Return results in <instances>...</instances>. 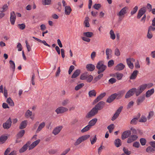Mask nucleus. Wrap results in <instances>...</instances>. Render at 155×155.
Wrapping results in <instances>:
<instances>
[{
    "instance_id": "338daca9",
    "label": "nucleus",
    "mask_w": 155,
    "mask_h": 155,
    "mask_svg": "<svg viewBox=\"0 0 155 155\" xmlns=\"http://www.w3.org/2000/svg\"><path fill=\"white\" fill-rule=\"evenodd\" d=\"M140 145V143L138 142H134L133 144V146L136 148L139 147Z\"/></svg>"
},
{
    "instance_id": "72a5a7b5",
    "label": "nucleus",
    "mask_w": 155,
    "mask_h": 155,
    "mask_svg": "<svg viewBox=\"0 0 155 155\" xmlns=\"http://www.w3.org/2000/svg\"><path fill=\"white\" fill-rule=\"evenodd\" d=\"M146 151L149 153H150L151 152L155 151V149H154L152 146H149L146 148Z\"/></svg>"
},
{
    "instance_id": "c756f323",
    "label": "nucleus",
    "mask_w": 155,
    "mask_h": 155,
    "mask_svg": "<svg viewBox=\"0 0 155 155\" xmlns=\"http://www.w3.org/2000/svg\"><path fill=\"white\" fill-rule=\"evenodd\" d=\"M97 120V118H94L91 120L88 123V124L91 127L92 126H94L96 123Z\"/></svg>"
},
{
    "instance_id": "a211bd4d",
    "label": "nucleus",
    "mask_w": 155,
    "mask_h": 155,
    "mask_svg": "<svg viewBox=\"0 0 155 155\" xmlns=\"http://www.w3.org/2000/svg\"><path fill=\"white\" fill-rule=\"evenodd\" d=\"M125 66L122 63H119L117 64L114 68V69L116 71H120L123 70L125 68Z\"/></svg>"
},
{
    "instance_id": "423d86ee",
    "label": "nucleus",
    "mask_w": 155,
    "mask_h": 155,
    "mask_svg": "<svg viewBox=\"0 0 155 155\" xmlns=\"http://www.w3.org/2000/svg\"><path fill=\"white\" fill-rule=\"evenodd\" d=\"M146 88L145 84L140 85L137 89L136 88V96H139Z\"/></svg>"
},
{
    "instance_id": "9d476101",
    "label": "nucleus",
    "mask_w": 155,
    "mask_h": 155,
    "mask_svg": "<svg viewBox=\"0 0 155 155\" xmlns=\"http://www.w3.org/2000/svg\"><path fill=\"white\" fill-rule=\"evenodd\" d=\"M123 108L122 106H120L117 109L112 118L111 120L112 121L115 120L118 117L122 110Z\"/></svg>"
},
{
    "instance_id": "bb28decb",
    "label": "nucleus",
    "mask_w": 155,
    "mask_h": 155,
    "mask_svg": "<svg viewBox=\"0 0 155 155\" xmlns=\"http://www.w3.org/2000/svg\"><path fill=\"white\" fill-rule=\"evenodd\" d=\"M115 94H113L109 96L106 102L108 103H110L112 102L116 98Z\"/></svg>"
},
{
    "instance_id": "49530a36",
    "label": "nucleus",
    "mask_w": 155,
    "mask_h": 155,
    "mask_svg": "<svg viewBox=\"0 0 155 155\" xmlns=\"http://www.w3.org/2000/svg\"><path fill=\"white\" fill-rule=\"evenodd\" d=\"M32 115V112L30 111L29 110H28L25 113V117L27 118L31 116Z\"/></svg>"
},
{
    "instance_id": "0e129e2a",
    "label": "nucleus",
    "mask_w": 155,
    "mask_h": 155,
    "mask_svg": "<svg viewBox=\"0 0 155 155\" xmlns=\"http://www.w3.org/2000/svg\"><path fill=\"white\" fill-rule=\"evenodd\" d=\"M114 61L112 60H110L108 63V66L110 67L112 66L114 64Z\"/></svg>"
},
{
    "instance_id": "2f4dec72",
    "label": "nucleus",
    "mask_w": 155,
    "mask_h": 155,
    "mask_svg": "<svg viewBox=\"0 0 155 155\" xmlns=\"http://www.w3.org/2000/svg\"><path fill=\"white\" fill-rule=\"evenodd\" d=\"M112 50L109 48H107L106 50V54L107 55V59H110V55L112 53Z\"/></svg>"
},
{
    "instance_id": "aec40b11",
    "label": "nucleus",
    "mask_w": 155,
    "mask_h": 155,
    "mask_svg": "<svg viewBox=\"0 0 155 155\" xmlns=\"http://www.w3.org/2000/svg\"><path fill=\"white\" fill-rule=\"evenodd\" d=\"M30 142L28 141L27 142L26 144H25L23 147L20 149L19 152L21 153L25 151L28 147L30 145Z\"/></svg>"
},
{
    "instance_id": "6ab92c4d",
    "label": "nucleus",
    "mask_w": 155,
    "mask_h": 155,
    "mask_svg": "<svg viewBox=\"0 0 155 155\" xmlns=\"http://www.w3.org/2000/svg\"><path fill=\"white\" fill-rule=\"evenodd\" d=\"M131 132L130 130H127L124 132L121 136V138L122 140H124L125 139L128 137L130 135Z\"/></svg>"
},
{
    "instance_id": "20e7f679",
    "label": "nucleus",
    "mask_w": 155,
    "mask_h": 155,
    "mask_svg": "<svg viewBox=\"0 0 155 155\" xmlns=\"http://www.w3.org/2000/svg\"><path fill=\"white\" fill-rule=\"evenodd\" d=\"M128 8L125 7L122 8L117 14V15L119 17V19L120 21H121L124 17L125 15L127 13V10Z\"/></svg>"
},
{
    "instance_id": "f3484780",
    "label": "nucleus",
    "mask_w": 155,
    "mask_h": 155,
    "mask_svg": "<svg viewBox=\"0 0 155 155\" xmlns=\"http://www.w3.org/2000/svg\"><path fill=\"white\" fill-rule=\"evenodd\" d=\"M106 93L104 92L101 94L97 98L95 99L93 102V104H94L101 100L105 96Z\"/></svg>"
},
{
    "instance_id": "4468645a",
    "label": "nucleus",
    "mask_w": 155,
    "mask_h": 155,
    "mask_svg": "<svg viewBox=\"0 0 155 155\" xmlns=\"http://www.w3.org/2000/svg\"><path fill=\"white\" fill-rule=\"evenodd\" d=\"M16 18V16L14 11L10 13V21L11 24L14 25L15 24Z\"/></svg>"
},
{
    "instance_id": "7ed1b4c3",
    "label": "nucleus",
    "mask_w": 155,
    "mask_h": 155,
    "mask_svg": "<svg viewBox=\"0 0 155 155\" xmlns=\"http://www.w3.org/2000/svg\"><path fill=\"white\" fill-rule=\"evenodd\" d=\"M90 135L88 134L83 136L79 137L78 139L74 143V145L77 146L80 144L82 142L86 140L90 137Z\"/></svg>"
},
{
    "instance_id": "0eeeda50",
    "label": "nucleus",
    "mask_w": 155,
    "mask_h": 155,
    "mask_svg": "<svg viewBox=\"0 0 155 155\" xmlns=\"http://www.w3.org/2000/svg\"><path fill=\"white\" fill-rule=\"evenodd\" d=\"M136 88L135 87L133 88L127 92L125 95V98H129L133 96L135 93L136 95Z\"/></svg>"
},
{
    "instance_id": "6e6552de",
    "label": "nucleus",
    "mask_w": 155,
    "mask_h": 155,
    "mask_svg": "<svg viewBox=\"0 0 155 155\" xmlns=\"http://www.w3.org/2000/svg\"><path fill=\"white\" fill-rule=\"evenodd\" d=\"M135 61V59L131 58H129L126 59V62L129 68L131 69H133L134 65L133 62Z\"/></svg>"
},
{
    "instance_id": "bf43d9fd",
    "label": "nucleus",
    "mask_w": 155,
    "mask_h": 155,
    "mask_svg": "<svg viewBox=\"0 0 155 155\" xmlns=\"http://www.w3.org/2000/svg\"><path fill=\"white\" fill-rule=\"evenodd\" d=\"M134 104V102L133 101H131L129 102L127 105V109H129L133 107Z\"/></svg>"
},
{
    "instance_id": "393cba45",
    "label": "nucleus",
    "mask_w": 155,
    "mask_h": 155,
    "mask_svg": "<svg viewBox=\"0 0 155 155\" xmlns=\"http://www.w3.org/2000/svg\"><path fill=\"white\" fill-rule=\"evenodd\" d=\"M86 68L88 71H93L95 68L94 65L92 64H88L87 65Z\"/></svg>"
},
{
    "instance_id": "6e6d98bb",
    "label": "nucleus",
    "mask_w": 155,
    "mask_h": 155,
    "mask_svg": "<svg viewBox=\"0 0 155 155\" xmlns=\"http://www.w3.org/2000/svg\"><path fill=\"white\" fill-rule=\"evenodd\" d=\"M138 7L137 6H136L132 10L131 12V15H133L135 14L137 12Z\"/></svg>"
},
{
    "instance_id": "1a4fd4ad",
    "label": "nucleus",
    "mask_w": 155,
    "mask_h": 155,
    "mask_svg": "<svg viewBox=\"0 0 155 155\" xmlns=\"http://www.w3.org/2000/svg\"><path fill=\"white\" fill-rule=\"evenodd\" d=\"M12 120L10 117H9L7 121L3 124V127L5 129H8L12 125Z\"/></svg>"
},
{
    "instance_id": "13d9d810",
    "label": "nucleus",
    "mask_w": 155,
    "mask_h": 155,
    "mask_svg": "<svg viewBox=\"0 0 155 155\" xmlns=\"http://www.w3.org/2000/svg\"><path fill=\"white\" fill-rule=\"evenodd\" d=\"M87 73H84L81 76L80 79L82 80H85L87 79Z\"/></svg>"
},
{
    "instance_id": "c03bdc74",
    "label": "nucleus",
    "mask_w": 155,
    "mask_h": 155,
    "mask_svg": "<svg viewBox=\"0 0 155 155\" xmlns=\"http://www.w3.org/2000/svg\"><path fill=\"white\" fill-rule=\"evenodd\" d=\"M110 38L112 40H114L115 38V35L113 30H110Z\"/></svg>"
},
{
    "instance_id": "052dcab7",
    "label": "nucleus",
    "mask_w": 155,
    "mask_h": 155,
    "mask_svg": "<svg viewBox=\"0 0 155 155\" xmlns=\"http://www.w3.org/2000/svg\"><path fill=\"white\" fill-rule=\"evenodd\" d=\"M101 5L99 4H95L93 6V8L96 10H98L101 7Z\"/></svg>"
},
{
    "instance_id": "680f3d73",
    "label": "nucleus",
    "mask_w": 155,
    "mask_h": 155,
    "mask_svg": "<svg viewBox=\"0 0 155 155\" xmlns=\"http://www.w3.org/2000/svg\"><path fill=\"white\" fill-rule=\"evenodd\" d=\"M103 76V74H99L96 77L94 78V80L97 81H98V80H100L101 78Z\"/></svg>"
},
{
    "instance_id": "e2e57ef3",
    "label": "nucleus",
    "mask_w": 155,
    "mask_h": 155,
    "mask_svg": "<svg viewBox=\"0 0 155 155\" xmlns=\"http://www.w3.org/2000/svg\"><path fill=\"white\" fill-rule=\"evenodd\" d=\"M87 80L88 82H91L93 79V77L91 75L87 76Z\"/></svg>"
},
{
    "instance_id": "2eb2a0df",
    "label": "nucleus",
    "mask_w": 155,
    "mask_h": 155,
    "mask_svg": "<svg viewBox=\"0 0 155 155\" xmlns=\"http://www.w3.org/2000/svg\"><path fill=\"white\" fill-rule=\"evenodd\" d=\"M146 12V8L143 7L141 8L139 11L138 15H137V18L138 19L140 18Z\"/></svg>"
},
{
    "instance_id": "774afa93",
    "label": "nucleus",
    "mask_w": 155,
    "mask_h": 155,
    "mask_svg": "<svg viewBox=\"0 0 155 155\" xmlns=\"http://www.w3.org/2000/svg\"><path fill=\"white\" fill-rule=\"evenodd\" d=\"M69 148H68L64 151L60 155H65L70 150Z\"/></svg>"
},
{
    "instance_id": "412c9836",
    "label": "nucleus",
    "mask_w": 155,
    "mask_h": 155,
    "mask_svg": "<svg viewBox=\"0 0 155 155\" xmlns=\"http://www.w3.org/2000/svg\"><path fill=\"white\" fill-rule=\"evenodd\" d=\"M40 141V140L38 139L32 143L29 146V150H31L34 148L39 143Z\"/></svg>"
},
{
    "instance_id": "603ef678",
    "label": "nucleus",
    "mask_w": 155,
    "mask_h": 155,
    "mask_svg": "<svg viewBox=\"0 0 155 155\" xmlns=\"http://www.w3.org/2000/svg\"><path fill=\"white\" fill-rule=\"evenodd\" d=\"M17 27L21 30L24 29L25 27V24L22 23L21 24H18L17 25Z\"/></svg>"
},
{
    "instance_id": "f8f14e48",
    "label": "nucleus",
    "mask_w": 155,
    "mask_h": 155,
    "mask_svg": "<svg viewBox=\"0 0 155 155\" xmlns=\"http://www.w3.org/2000/svg\"><path fill=\"white\" fill-rule=\"evenodd\" d=\"M68 109L63 107H58L56 109L55 111L57 114H62L68 111Z\"/></svg>"
},
{
    "instance_id": "7c9ffc66",
    "label": "nucleus",
    "mask_w": 155,
    "mask_h": 155,
    "mask_svg": "<svg viewBox=\"0 0 155 155\" xmlns=\"http://www.w3.org/2000/svg\"><path fill=\"white\" fill-rule=\"evenodd\" d=\"M125 91L124 90H122L121 91H120L118 92L117 93H114V94H115V96L116 97L117 96L119 98H121L123 94L125 93Z\"/></svg>"
},
{
    "instance_id": "f704fd0d",
    "label": "nucleus",
    "mask_w": 155,
    "mask_h": 155,
    "mask_svg": "<svg viewBox=\"0 0 155 155\" xmlns=\"http://www.w3.org/2000/svg\"><path fill=\"white\" fill-rule=\"evenodd\" d=\"M89 18L88 17H86L85 18V20L84 21V24L85 27H89L90 26V24L89 22Z\"/></svg>"
},
{
    "instance_id": "f257e3e1",
    "label": "nucleus",
    "mask_w": 155,
    "mask_h": 155,
    "mask_svg": "<svg viewBox=\"0 0 155 155\" xmlns=\"http://www.w3.org/2000/svg\"><path fill=\"white\" fill-rule=\"evenodd\" d=\"M104 104L105 103L103 101L99 102L87 113L86 117L89 118L94 116L97 114L98 110H101L103 108Z\"/></svg>"
},
{
    "instance_id": "dca6fc26",
    "label": "nucleus",
    "mask_w": 155,
    "mask_h": 155,
    "mask_svg": "<svg viewBox=\"0 0 155 155\" xmlns=\"http://www.w3.org/2000/svg\"><path fill=\"white\" fill-rule=\"evenodd\" d=\"M138 136L136 135H131L127 139V143H130L136 140Z\"/></svg>"
},
{
    "instance_id": "5701e85b",
    "label": "nucleus",
    "mask_w": 155,
    "mask_h": 155,
    "mask_svg": "<svg viewBox=\"0 0 155 155\" xmlns=\"http://www.w3.org/2000/svg\"><path fill=\"white\" fill-rule=\"evenodd\" d=\"M72 11L71 8L70 6H68L64 8V13L66 15H69Z\"/></svg>"
},
{
    "instance_id": "de8ad7c7",
    "label": "nucleus",
    "mask_w": 155,
    "mask_h": 155,
    "mask_svg": "<svg viewBox=\"0 0 155 155\" xmlns=\"http://www.w3.org/2000/svg\"><path fill=\"white\" fill-rule=\"evenodd\" d=\"M9 64L10 67L13 69V71H14L15 69V64L14 62L12 60H10L9 61Z\"/></svg>"
},
{
    "instance_id": "4c0bfd02",
    "label": "nucleus",
    "mask_w": 155,
    "mask_h": 155,
    "mask_svg": "<svg viewBox=\"0 0 155 155\" xmlns=\"http://www.w3.org/2000/svg\"><path fill=\"white\" fill-rule=\"evenodd\" d=\"M90 141L92 145L94 144L96 142L97 140L96 135H95L94 137H91L90 138Z\"/></svg>"
},
{
    "instance_id": "69168bd1",
    "label": "nucleus",
    "mask_w": 155,
    "mask_h": 155,
    "mask_svg": "<svg viewBox=\"0 0 155 155\" xmlns=\"http://www.w3.org/2000/svg\"><path fill=\"white\" fill-rule=\"evenodd\" d=\"M134 65L135 68L137 69L140 68V66L139 64V62L138 60H137L135 63Z\"/></svg>"
},
{
    "instance_id": "e433bc0d",
    "label": "nucleus",
    "mask_w": 155,
    "mask_h": 155,
    "mask_svg": "<svg viewBox=\"0 0 155 155\" xmlns=\"http://www.w3.org/2000/svg\"><path fill=\"white\" fill-rule=\"evenodd\" d=\"M114 143L115 146L117 147H119L121 145V140L119 139H116L115 140Z\"/></svg>"
},
{
    "instance_id": "cd10ccee",
    "label": "nucleus",
    "mask_w": 155,
    "mask_h": 155,
    "mask_svg": "<svg viewBox=\"0 0 155 155\" xmlns=\"http://www.w3.org/2000/svg\"><path fill=\"white\" fill-rule=\"evenodd\" d=\"M45 124L44 122L41 123L39 125L37 130L36 132L38 133L41 131V130L45 127Z\"/></svg>"
},
{
    "instance_id": "ddd939ff",
    "label": "nucleus",
    "mask_w": 155,
    "mask_h": 155,
    "mask_svg": "<svg viewBox=\"0 0 155 155\" xmlns=\"http://www.w3.org/2000/svg\"><path fill=\"white\" fill-rule=\"evenodd\" d=\"M63 128V127L62 125L56 127L53 130L52 132V134L55 135H57L60 132Z\"/></svg>"
},
{
    "instance_id": "37998d69",
    "label": "nucleus",
    "mask_w": 155,
    "mask_h": 155,
    "mask_svg": "<svg viewBox=\"0 0 155 155\" xmlns=\"http://www.w3.org/2000/svg\"><path fill=\"white\" fill-rule=\"evenodd\" d=\"M8 8V6L6 4L4 5L1 9V12H4L7 10Z\"/></svg>"
},
{
    "instance_id": "c85d7f7f",
    "label": "nucleus",
    "mask_w": 155,
    "mask_h": 155,
    "mask_svg": "<svg viewBox=\"0 0 155 155\" xmlns=\"http://www.w3.org/2000/svg\"><path fill=\"white\" fill-rule=\"evenodd\" d=\"M81 73V70L79 69L76 70L71 76L72 78H75L79 75Z\"/></svg>"
},
{
    "instance_id": "a18cd8bd",
    "label": "nucleus",
    "mask_w": 155,
    "mask_h": 155,
    "mask_svg": "<svg viewBox=\"0 0 155 155\" xmlns=\"http://www.w3.org/2000/svg\"><path fill=\"white\" fill-rule=\"evenodd\" d=\"M147 120V118L144 115H142L140 118L139 121L140 122L144 123Z\"/></svg>"
},
{
    "instance_id": "4d7b16f0",
    "label": "nucleus",
    "mask_w": 155,
    "mask_h": 155,
    "mask_svg": "<svg viewBox=\"0 0 155 155\" xmlns=\"http://www.w3.org/2000/svg\"><path fill=\"white\" fill-rule=\"evenodd\" d=\"M81 38L84 41L88 42H90L91 41L90 38L85 36L82 37Z\"/></svg>"
},
{
    "instance_id": "473e14b6",
    "label": "nucleus",
    "mask_w": 155,
    "mask_h": 155,
    "mask_svg": "<svg viewBox=\"0 0 155 155\" xmlns=\"http://www.w3.org/2000/svg\"><path fill=\"white\" fill-rule=\"evenodd\" d=\"M83 35L84 36L88 38H91L93 35V33L91 32H84L83 33Z\"/></svg>"
},
{
    "instance_id": "864d4df0",
    "label": "nucleus",
    "mask_w": 155,
    "mask_h": 155,
    "mask_svg": "<svg viewBox=\"0 0 155 155\" xmlns=\"http://www.w3.org/2000/svg\"><path fill=\"white\" fill-rule=\"evenodd\" d=\"M123 150L124 152V154L127 155H129L131 153V152L128 150V149L124 147L123 148Z\"/></svg>"
},
{
    "instance_id": "a878e982",
    "label": "nucleus",
    "mask_w": 155,
    "mask_h": 155,
    "mask_svg": "<svg viewBox=\"0 0 155 155\" xmlns=\"http://www.w3.org/2000/svg\"><path fill=\"white\" fill-rule=\"evenodd\" d=\"M27 121L26 120L22 121L20 125L19 128L20 129H22L25 128L27 125Z\"/></svg>"
},
{
    "instance_id": "f03ea898",
    "label": "nucleus",
    "mask_w": 155,
    "mask_h": 155,
    "mask_svg": "<svg viewBox=\"0 0 155 155\" xmlns=\"http://www.w3.org/2000/svg\"><path fill=\"white\" fill-rule=\"evenodd\" d=\"M96 68L98 69L97 73L98 74L103 73L106 69L107 67L104 64L103 61H100L97 64Z\"/></svg>"
},
{
    "instance_id": "c9c22d12",
    "label": "nucleus",
    "mask_w": 155,
    "mask_h": 155,
    "mask_svg": "<svg viewBox=\"0 0 155 155\" xmlns=\"http://www.w3.org/2000/svg\"><path fill=\"white\" fill-rule=\"evenodd\" d=\"M8 137L6 135H2L1 136V143H4L7 140Z\"/></svg>"
},
{
    "instance_id": "39448f33",
    "label": "nucleus",
    "mask_w": 155,
    "mask_h": 155,
    "mask_svg": "<svg viewBox=\"0 0 155 155\" xmlns=\"http://www.w3.org/2000/svg\"><path fill=\"white\" fill-rule=\"evenodd\" d=\"M146 88L145 84L140 85L137 89L136 88V96H139Z\"/></svg>"
},
{
    "instance_id": "4be33fe9",
    "label": "nucleus",
    "mask_w": 155,
    "mask_h": 155,
    "mask_svg": "<svg viewBox=\"0 0 155 155\" xmlns=\"http://www.w3.org/2000/svg\"><path fill=\"white\" fill-rule=\"evenodd\" d=\"M154 88H152L147 91L145 94L146 97L147 98L150 97L154 93Z\"/></svg>"
},
{
    "instance_id": "ea45409f",
    "label": "nucleus",
    "mask_w": 155,
    "mask_h": 155,
    "mask_svg": "<svg viewBox=\"0 0 155 155\" xmlns=\"http://www.w3.org/2000/svg\"><path fill=\"white\" fill-rule=\"evenodd\" d=\"M91 128V127L89 125H88L82 129L81 132L82 133L85 132L89 130Z\"/></svg>"
},
{
    "instance_id": "9b49d317",
    "label": "nucleus",
    "mask_w": 155,
    "mask_h": 155,
    "mask_svg": "<svg viewBox=\"0 0 155 155\" xmlns=\"http://www.w3.org/2000/svg\"><path fill=\"white\" fill-rule=\"evenodd\" d=\"M145 96L144 95L140 96L138 97L136 101V103L137 106L140 105L145 100Z\"/></svg>"
},
{
    "instance_id": "a19ab883",
    "label": "nucleus",
    "mask_w": 155,
    "mask_h": 155,
    "mask_svg": "<svg viewBox=\"0 0 155 155\" xmlns=\"http://www.w3.org/2000/svg\"><path fill=\"white\" fill-rule=\"evenodd\" d=\"M96 94V92L94 90L91 91L88 93L89 96L90 97H92L93 96L95 97Z\"/></svg>"
},
{
    "instance_id": "5fc2aeb1",
    "label": "nucleus",
    "mask_w": 155,
    "mask_h": 155,
    "mask_svg": "<svg viewBox=\"0 0 155 155\" xmlns=\"http://www.w3.org/2000/svg\"><path fill=\"white\" fill-rule=\"evenodd\" d=\"M138 118L135 117L133 118L130 121V124H136L137 123Z\"/></svg>"
},
{
    "instance_id": "58836bf2",
    "label": "nucleus",
    "mask_w": 155,
    "mask_h": 155,
    "mask_svg": "<svg viewBox=\"0 0 155 155\" xmlns=\"http://www.w3.org/2000/svg\"><path fill=\"white\" fill-rule=\"evenodd\" d=\"M25 133V131L24 130H21L17 134V137L18 138H20L23 136Z\"/></svg>"
},
{
    "instance_id": "09e8293b",
    "label": "nucleus",
    "mask_w": 155,
    "mask_h": 155,
    "mask_svg": "<svg viewBox=\"0 0 155 155\" xmlns=\"http://www.w3.org/2000/svg\"><path fill=\"white\" fill-rule=\"evenodd\" d=\"M84 85V83H81L77 85L75 87V90L76 91H78Z\"/></svg>"
},
{
    "instance_id": "b1692460",
    "label": "nucleus",
    "mask_w": 155,
    "mask_h": 155,
    "mask_svg": "<svg viewBox=\"0 0 155 155\" xmlns=\"http://www.w3.org/2000/svg\"><path fill=\"white\" fill-rule=\"evenodd\" d=\"M138 73V71L137 70H134V71L130 77V79L131 80L135 79L137 77Z\"/></svg>"
},
{
    "instance_id": "8fccbe9b",
    "label": "nucleus",
    "mask_w": 155,
    "mask_h": 155,
    "mask_svg": "<svg viewBox=\"0 0 155 155\" xmlns=\"http://www.w3.org/2000/svg\"><path fill=\"white\" fill-rule=\"evenodd\" d=\"M123 76V75L122 73H116L115 74V76L118 80H120L122 79Z\"/></svg>"
},
{
    "instance_id": "3c124183",
    "label": "nucleus",
    "mask_w": 155,
    "mask_h": 155,
    "mask_svg": "<svg viewBox=\"0 0 155 155\" xmlns=\"http://www.w3.org/2000/svg\"><path fill=\"white\" fill-rule=\"evenodd\" d=\"M140 141L142 146L145 145L146 144L147 142V141L146 139L143 138H140Z\"/></svg>"
},
{
    "instance_id": "79ce46f5",
    "label": "nucleus",
    "mask_w": 155,
    "mask_h": 155,
    "mask_svg": "<svg viewBox=\"0 0 155 155\" xmlns=\"http://www.w3.org/2000/svg\"><path fill=\"white\" fill-rule=\"evenodd\" d=\"M6 102L10 106H14V102L10 97H9L7 99Z\"/></svg>"
}]
</instances>
